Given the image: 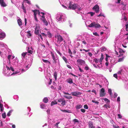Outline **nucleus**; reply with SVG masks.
I'll return each instance as SVG.
<instances>
[{
    "label": "nucleus",
    "mask_w": 128,
    "mask_h": 128,
    "mask_svg": "<svg viewBox=\"0 0 128 128\" xmlns=\"http://www.w3.org/2000/svg\"><path fill=\"white\" fill-rule=\"evenodd\" d=\"M104 58V55L103 54H101V58L100 59V60H99V61L100 62V64H102V61L103 60Z\"/></svg>",
    "instance_id": "nucleus-12"
},
{
    "label": "nucleus",
    "mask_w": 128,
    "mask_h": 128,
    "mask_svg": "<svg viewBox=\"0 0 128 128\" xmlns=\"http://www.w3.org/2000/svg\"><path fill=\"white\" fill-rule=\"evenodd\" d=\"M77 62L81 65H82L85 63V61L81 59H78L77 61Z\"/></svg>",
    "instance_id": "nucleus-8"
},
{
    "label": "nucleus",
    "mask_w": 128,
    "mask_h": 128,
    "mask_svg": "<svg viewBox=\"0 0 128 128\" xmlns=\"http://www.w3.org/2000/svg\"><path fill=\"white\" fill-rule=\"evenodd\" d=\"M56 51L57 52L60 56H62V54L58 50H56Z\"/></svg>",
    "instance_id": "nucleus-50"
},
{
    "label": "nucleus",
    "mask_w": 128,
    "mask_h": 128,
    "mask_svg": "<svg viewBox=\"0 0 128 128\" xmlns=\"http://www.w3.org/2000/svg\"><path fill=\"white\" fill-rule=\"evenodd\" d=\"M81 111L83 113H84L85 112L86 110L84 109H81Z\"/></svg>",
    "instance_id": "nucleus-55"
},
{
    "label": "nucleus",
    "mask_w": 128,
    "mask_h": 128,
    "mask_svg": "<svg viewBox=\"0 0 128 128\" xmlns=\"http://www.w3.org/2000/svg\"><path fill=\"white\" fill-rule=\"evenodd\" d=\"M124 57H123L122 58H119L118 59V62H119L122 61L124 60Z\"/></svg>",
    "instance_id": "nucleus-31"
},
{
    "label": "nucleus",
    "mask_w": 128,
    "mask_h": 128,
    "mask_svg": "<svg viewBox=\"0 0 128 128\" xmlns=\"http://www.w3.org/2000/svg\"><path fill=\"white\" fill-rule=\"evenodd\" d=\"M63 15H60V18H59V19H58V21H60L62 19V17H63Z\"/></svg>",
    "instance_id": "nucleus-46"
},
{
    "label": "nucleus",
    "mask_w": 128,
    "mask_h": 128,
    "mask_svg": "<svg viewBox=\"0 0 128 128\" xmlns=\"http://www.w3.org/2000/svg\"><path fill=\"white\" fill-rule=\"evenodd\" d=\"M18 25L20 26L22 25V20L21 19H18Z\"/></svg>",
    "instance_id": "nucleus-14"
},
{
    "label": "nucleus",
    "mask_w": 128,
    "mask_h": 128,
    "mask_svg": "<svg viewBox=\"0 0 128 128\" xmlns=\"http://www.w3.org/2000/svg\"><path fill=\"white\" fill-rule=\"evenodd\" d=\"M60 110L62 111V112H68V113H70V111L68 110Z\"/></svg>",
    "instance_id": "nucleus-23"
},
{
    "label": "nucleus",
    "mask_w": 128,
    "mask_h": 128,
    "mask_svg": "<svg viewBox=\"0 0 128 128\" xmlns=\"http://www.w3.org/2000/svg\"><path fill=\"white\" fill-rule=\"evenodd\" d=\"M104 107L106 108H110V106L109 104L108 105L106 104H105L104 105Z\"/></svg>",
    "instance_id": "nucleus-29"
},
{
    "label": "nucleus",
    "mask_w": 128,
    "mask_h": 128,
    "mask_svg": "<svg viewBox=\"0 0 128 128\" xmlns=\"http://www.w3.org/2000/svg\"><path fill=\"white\" fill-rule=\"evenodd\" d=\"M40 28L39 27L36 26L35 28L34 31V33L35 34L38 35L39 34Z\"/></svg>",
    "instance_id": "nucleus-9"
},
{
    "label": "nucleus",
    "mask_w": 128,
    "mask_h": 128,
    "mask_svg": "<svg viewBox=\"0 0 128 128\" xmlns=\"http://www.w3.org/2000/svg\"><path fill=\"white\" fill-rule=\"evenodd\" d=\"M13 110H10L7 113V116H9L10 115V114L12 113V112H13Z\"/></svg>",
    "instance_id": "nucleus-28"
},
{
    "label": "nucleus",
    "mask_w": 128,
    "mask_h": 128,
    "mask_svg": "<svg viewBox=\"0 0 128 128\" xmlns=\"http://www.w3.org/2000/svg\"><path fill=\"white\" fill-rule=\"evenodd\" d=\"M0 4L1 6L3 7H5L6 4L4 2V0H0Z\"/></svg>",
    "instance_id": "nucleus-10"
},
{
    "label": "nucleus",
    "mask_w": 128,
    "mask_h": 128,
    "mask_svg": "<svg viewBox=\"0 0 128 128\" xmlns=\"http://www.w3.org/2000/svg\"><path fill=\"white\" fill-rule=\"evenodd\" d=\"M68 53L70 54H72V52L70 50V48H68Z\"/></svg>",
    "instance_id": "nucleus-51"
},
{
    "label": "nucleus",
    "mask_w": 128,
    "mask_h": 128,
    "mask_svg": "<svg viewBox=\"0 0 128 128\" xmlns=\"http://www.w3.org/2000/svg\"><path fill=\"white\" fill-rule=\"evenodd\" d=\"M82 107V106L80 104H78L76 106V110Z\"/></svg>",
    "instance_id": "nucleus-27"
},
{
    "label": "nucleus",
    "mask_w": 128,
    "mask_h": 128,
    "mask_svg": "<svg viewBox=\"0 0 128 128\" xmlns=\"http://www.w3.org/2000/svg\"><path fill=\"white\" fill-rule=\"evenodd\" d=\"M105 91L104 89L102 88L100 91V97H103L106 95Z\"/></svg>",
    "instance_id": "nucleus-3"
},
{
    "label": "nucleus",
    "mask_w": 128,
    "mask_h": 128,
    "mask_svg": "<svg viewBox=\"0 0 128 128\" xmlns=\"http://www.w3.org/2000/svg\"><path fill=\"white\" fill-rule=\"evenodd\" d=\"M89 128H95V127L93 126V124L92 122H91L89 124Z\"/></svg>",
    "instance_id": "nucleus-21"
},
{
    "label": "nucleus",
    "mask_w": 128,
    "mask_h": 128,
    "mask_svg": "<svg viewBox=\"0 0 128 128\" xmlns=\"http://www.w3.org/2000/svg\"><path fill=\"white\" fill-rule=\"evenodd\" d=\"M62 58L65 61L66 63H67L68 62V61L66 58L64 56H63L62 57Z\"/></svg>",
    "instance_id": "nucleus-30"
},
{
    "label": "nucleus",
    "mask_w": 128,
    "mask_h": 128,
    "mask_svg": "<svg viewBox=\"0 0 128 128\" xmlns=\"http://www.w3.org/2000/svg\"><path fill=\"white\" fill-rule=\"evenodd\" d=\"M2 116L3 118H5L6 117V114L5 112L2 113Z\"/></svg>",
    "instance_id": "nucleus-34"
},
{
    "label": "nucleus",
    "mask_w": 128,
    "mask_h": 128,
    "mask_svg": "<svg viewBox=\"0 0 128 128\" xmlns=\"http://www.w3.org/2000/svg\"><path fill=\"white\" fill-rule=\"evenodd\" d=\"M11 56V55H9L8 56V59L10 62V59Z\"/></svg>",
    "instance_id": "nucleus-59"
},
{
    "label": "nucleus",
    "mask_w": 128,
    "mask_h": 128,
    "mask_svg": "<svg viewBox=\"0 0 128 128\" xmlns=\"http://www.w3.org/2000/svg\"><path fill=\"white\" fill-rule=\"evenodd\" d=\"M108 92L110 95L111 96L112 94V90L110 89H108Z\"/></svg>",
    "instance_id": "nucleus-40"
},
{
    "label": "nucleus",
    "mask_w": 128,
    "mask_h": 128,
    "mask_svg": "<svg viewBox=\"0 0 128 128\" xmlns=\"http://www.w3.org/2000/svg\"><path fill=\"white\" fill-rule=\"evenodd\" d=\"M51 54L52 58L53 60V63L56 64L57 63V60H58V58L57 57H55L54 53L51 52Z\"/></svg>",
    "instance_id": "nucleus-4"
},
{
    "label": "nucleus",
    "mask_w": 128,
    "mask_h": 128,
    "mask_svg": "<svg viewBox=\"0 0 128 128\" xmlns=\"http://www.w3.org/2000/svg\"><path fill=\"white\" fill-rule=\"evenodd\" d=\"M88 26L90 27H94L96 28H98L101 27L100 24L98 23H96L95 22L92 23L90 24Z\"/></svg>",
    "instance_id": "nucleus-1"
},
{
    "label": "nucleus",
    "mask_w": 128,
    "mask_h": 128,
    "mask_svg": "<svg viewBox=\"0 0 128 128\" xmlns=\"http://www.w3.org/2000/svg\"><path fill=\"white\" fill-rule=\"evenodd\" d=\"M42 60L44 62H45V63H48L49 64H51L50 62L49 61H48V60H44V59H42Z\"/></svg>",
    "instance_id": "nucleus-26"
},
{
    "label": "nucleus",
    "mask_w": 128,
    "mask_h": 128,
    "mask_svg": "<svg viewBox=\"0 0 128 128\" xmlns=\"http://www.w3.org/2000/svg\"><path fill=\"white\" fill-rule=\"evenodd\" d=\"M104 15L103 14H99L98 15V16H97L99 17L100 16H104Z\"/></svg>",
    "instance_id": "nucleus-64"
},
{
    "label": "nucleus",
    "mask_w": 128,
    "mask_h": 128,
    "mask_svg": "<svg viewBox=\"0 0 128 128\" xmlns=\"http://www.w3.org/2000/svg\"><path fill=\"white\" fill-rule=\"evenodd\" d=\"M27 33L28 34H27L28 36H31L32 35L30 33V31H28L27 32Z\"/></svg>",
    "instance_id": "nucleus-36"
},
{
    "label": "nucleus",
    "mask_w": 128,
    "mask_h": 128,
    "mask_svg": "<svg viewBox=\"0 0 128 128\" xmlns=\"http://www.w3.org/2000/svg\"><path fill=\"white\" fill-rule=\"evenodd\" d=\"M54 77L55 80H56L57 78V74L56 72H54Z\"/></svg>",
    "instance_id": "nucleus-19"
},
{
    "label": "nucleus",
    "mask_w": 128,
    "mask_h": 128,
    "mask_svg": "<svg viewBox=\"0 0 128 128\" xmlns=\"http://www.w3.org/2000/svg\"><path fill=\"white\" fill-rule=\"evenodd\" d=\"M93 60V61H94L96 63H98V62L99 61V59L96 58H95Z\"/></svg>",
    "instance_id": "nucleus-25"
},
{
    "label": "nucleus",
    "mask_w": 128,
    "mask_h": 128,
    "mask_svg": "<svg viewBox=\"0 0 128 128\" xmlns=\"http://www.w3.org/2000/svg\"><path fill=\"white\" fill-rule=\"evenodd\" d=\"M21 8L22 9H23V10L24 12L25 13H26V8L24 6L23 3L22 4V6L21 7Z\"/></svg>",
    "instance_id": "nucleus-15"
},
{
    "label": "nucleus",
    "mask_w": 128,
    "mask_h": 128,
    "mask_svg": "<svg viewBox=\"0 0 128 128\" xmlns=\"http://www.w3.org/2000/svg\"><path fill=\"white\" fill-rule=\"evenodd\" d=\"M67 82L70 84L73 83L72 80L71 78H70L67 80Z\"/></svg>",
    "instance_id": "nucleus-16"
},
{
    "label": "nucleus",
    "mask_w": 128,
    "mask_h": 128,
    "mask_svg": "<svg viewBox=\"0 0 128 128\" xmlns=\"http://www.w3.org/2000/svg\"><path fill=\"white\" fill-rule=\"evenodd\" d=\"M92 102L94 103H95L96 104H98L99 103V102H98L97 100H92Z\"/></svg>",
    "instance_id": "nucleus-39"
},
{
    "label": "nucleus",
    "mask_w": 128,
    "mask_h": 128,
    "mask_svg": "<svg viewBox=\"0 0 128 128\" xmlns=\"http://www.w3.org/2000/svg\"><path fill=\"white\" fill-rule=\"evenodd\" d=\"M84 108L86 109H88V107L87 104L84 105Z\"/></svg>",
    "instance_id": "nucleus-48"
},
{
    "label": "nucleus",
    "mask_w": 128,
    "mask_h": 128,
    "mask_svg": "<svg viewBox=\"0 0 128 128\" xmlns=\"http://www.w3.org/2000/svg\"><path fill=\"white\" fill-rule=\"evenodd\" d=\"M42 20L44 24L46 26L48 25V23L45 19H42Z\"/></svg>",
    "instance_id": "nucleus-11"
},
{
    "label": "nucleus",
    "mask_w": 128,
    "mask_h": 128,
    "mask_svg": "<svg viewBox=\"0 0 128 128\" xmlns=\"http://www.w3.org/2000/svg\"><path fill=\"white\" fill-rule=\"evenodd\" d=\"M47 35H48V36L49 38H52V34H51L49 32H47Z\"/></svg>",
    "instance_id": "nucleus-18"
},
{
    "label": "nucleus",
    "mask_w": 128,
    "mask_h": 128,
    "mask_svg": "<svg viewBox=\"0 0 128 128\" xmlns=\"http://www.w3.org/2000/svg\"><path fill=\"white\" fill-rule=\"evenodd\" d=\"M5 34L4 33L2 32L0 33V38H5Z\"/></svg>",
    "instance_id": "nucleus-13"
},
{
    "label": "nucleus",
    "mask_w": 128,
    "mask_h": 128,
    "mask_svg": "<svg viewBox=\"0 0 128 128\" xmlns=\"http://www.w3.org/2000/svg\"><path fill=\"white\" fill-rule=\"evenodd\" d=\"M64 98L66 99H70L72 98V96H67L66 95H64L63 96Z\"/></svg>",
    "instance_id": "nucleus-17"
},
{
    "label": "nucleus",
    "mask_w": 128,
    "mask_h": 128,
    "mask_svg": "<svg viewBox=\"0 0 128 128\" xmlns=\"http://www.w3.org/2000/svg\"><path fill=\"white\" fill-rule=\"evenodd\" d=\"M66 66L69 68L71 69H72V68L70 65L68 64H67L66 65Z\"/></svg>",
    "instance_id": "nucleus-49"
},
{
    "label": "nucleus",
    "mask_w": 128,
    "mask_h": 128,
    "mask_svg": "<svg viewBox=\"0 0 128 128\" xmlns=\"http://www.w3.org/2000/svg\"><path fill=\"white\" fill-rule=\"evenodd\" d=\"M103 99L107 103L110 102V100L106 98H104Z\"/></svg>",
    "instance_id": "nucleus-35"
},
{
    "label": "nucleus",
    "mask_w": 128,
    "mask_h": 128,
    "mask_svg": "<svg viewBox=\"0 0 128 128\" xmlns=\"http://www.w3.org/2000/svg\"><path fill=\"white\" fill-rule=\"evenodd\" d=\"M118 96L117 94L116 93H115L114 94V98H116Z\"/></svg>",
    "instance_id": "nucleus-61"
},
{
    "label": "nucleus",
    "mask_w": 128,
    "mask_h": 128,
    "mask_svg": "<svg viewBox=\"0 0 128 128\" xmlns=\"http://www.w3.org/2000/svg\"><path fill=\"white\" fill-rule=\"evenodd\" d=\"M118 118H122V116H121V115L120 114H118Z\"/></svg>",
    "instance_id": "nucleus-63"
},
{
    "label": "nucleus",
    "mask_w": 128,
    "mask_h": 128,
    "mask_svg": "<svg viewBox=\"0 0 128 128\" xmlns=\"http://www.w3.org/2000/svg\"><path fill=\"white\" fill-rule=\"evenodd\" d=\"M119 52L120 54L122 53V52H124L125 51H124L121 48H120L119 49Z\"/></svg>",
    "instance_id": "nucleus-33"
},
{
    "label": "nucleus",
    "mask_w": 128,
    "mask_h": 128,
    "mask_svg": "<svg viewBox=\"0 0 128 128\" xmlns=\"http://www.w3.org/2000/svg\"><path fill=\"white\" fill-rule=\"evenodd\" d=\"M92 9L94 10L96 13H98L99 12V7L98 6L97 4L95 5L93 8Z\"/></svg>",
    "instance_id": "nucleus-6"
},
{
    "label": "nucleus",
    "mask_w": 128,
    "mask_h": 128,
    "mask_svg": "<svg viewBox=\"0 0 128 128\" xmlns=\"http://www.w3.org/2000/svg\"><path fill=\"white\" fill-rule=\"evenodd\" d=\"M55 37L57 39V42L59 43L63 40L62 36L60 34H58L56 36L55 35Z\"/></svg>",
    "instance_id": "nucleus-2"
},
{
    "label": "nucleus",
    "mask_w": 128,
    "mask_h": 128,
    "mask_svg": "<svg viewBox=\"0 0 128 128\" xmlns=\"http://www.w3.org/2000/svg\"><path fill=\"white\" fill-rule=\"evenodd\" d=\"M93 34L95 36H99V34H98L96 32H94L93 33Z\"/></svg>",
    "instance_id": "nucleus-44"
},
{
    "label": "nucleus",
    "mask_w": 128,
    "mask_h": 128,
    "mask_svg": "<svg viewBox=\"0 0 128 128\" xmlns=\"http://www.w3.org/2000/svg\"><path fill=\"white\" fill-rule=\"evenodd\" d=\"M114 76L116 78V79L118 78V76L117 74H114Z\"/></svg>",
    "instance_id": "nucleus-52"
},
{
    "label": "nucleus",
    "mask_w": 128,
    "mask_h": 128,
    "mask_svg": "<svg viewBox=\"0 0 128 128\" xmlns=\"http://www.w3.org/2000/svg\"><path fill=\"white\" fill-rule=\"evenodd\" d=\"M66 103V102L65 100H64L62 102L61 104L62 106H64L65 104Z\"/></svg>",
    "instance_id": "nucleus-38"
},
{
    "label": "nucleus",
    "mask_w": 128,
    "mask_h": 128,
    "mask_svg": "<svg viewBox=\"0 0 128 128\" xmlns=\"http://www.w3.org/2000/svg\"><path fill=\"white\" fill-rule=\"evenodd\" d=\"M71 93L72 95L76 96H78V95H80L81 94L80 92H72Z\"/></svg>",
    "instance_id": "nucleus-7"
},
{
    "label": "nucleus",
    "mask_w": 128,
    "mask_h": 128,
    "mask_svg": "<svg viewBox=\"0 0 128 128\" xmlns=\"http://www.w3.org/2000/svg\"><path fill=\"white\" fill-rule=\"evenodd\" d=\"M73 121L75 122H78V120L76 119H74L73 120Z\"/></svg>",
    "instance_id": "nucleus-53"
},
{
    "label": "nucleus",
    "mask_w": 128,
    "mask_h": 128,
    "mask_svg": "<svg viewBox=\"0 0 128 128\" xmlns=\"http://www.w3.org/2000/svg\"><path fill=\"white\" fill-rule=\"evenodd\" d=\"M38 36L42 40H43V38H42V36L41 34H38Z\"/></svg>",
    "instance_id": "nucleus-57"
},
{
    "label": "nucleus",
    "mask_w": 128,
    "mask_h": 128,
    "mask_svg": "<svg viewBox=\"0 0 128 128\" xmlns=\"http://www.w3.org/2000/svg\"><path fill=\"white\" fill-rule=\"evenodd\" d=\"M64 100V98H60L58 100V102H62Z\"/></svg>",
    "instance_id": "nucleus-45"
},
{
    "label": "nucleus",
    "mask_w": 128,
    "mask_h": 128,
    "mask_svg": "<svg viewBox=\"0 0 128 128\" xmlns=\"http://www.w3.org/2000/svg\"><path fill=\"white\" fill-rule=\"evenodd\" d=\"M19 73L18 72H13L11 74L12 75L13 74H18Z\"/></svg>",
    "instance_id": "nucleus-58"
},
{
    "label": "nucleus",
    "mask_w": 128,
    "mask_h": 128,
    "mask_svg": "<svg viewBox=\"0 0 128 128\" xmlns=\"http://www.w3.org/2000/svg\"><path fill=\"white\" fill-rule=\"evenodd\" d=\"M45 107V105L42 104L40 105V107L42 108H44Z\"/></svg>",
    "instance_id": "nucleus-42"
},
{
    "label": "nucleus",
    "mask_w": 128,
    "mask_h": 128,
    "mask_svg": "<svg viewBox=\"0 0 128 128\" xmlns=\"http://www.w3.org/2000/svg\"><path fill=\"white\" fill-rule=\"evenodd\" d=\"M60 122H57L56 124L54 125L56 126L57 128L58 127V124L60 123Z\"/></svg>",
    "instance_id": "nucleus-56"
},
{
    "label": "nucleus",
    "mask_w": 128,
    "mask_h": 128,
    "mask_svg": "<svg viewBox=\"0 0 128 128\" xmlns=\"http://www.w3.org/2000/svg\"><path fill=\"white\" fill-rule=\"evenodd\" d=\"M63 93L64 94H67L68 95H71L70 94H69L68 92H66L64 91L63 92Z\"/></svg>",
    "instance_id": "nucleus-47"
},
{
    "label": "nucleus",
    "mask_w": 128,
    "mask_h": 128,
    "mask_svg": "<svg viewBox=\"0 0 128 128\" xmlns=\"http://www.w3.org/2000/svg\"><path fill=\"white\" fill-rule=\"evenodd\" d=\"M78 5L77 4H70L68 6V8L70 9L75 10L78 7Z\"/></svg>",
    "instance_id": "nucleus-5"
},
{
    "label": "nucleus",
    "mask_w": 128,
    "mask_h": 128,
    "mask_svg": "<svg viewBox=\"0 0 128 128\" xmlns=\"http://www.w3.org/2000/svg\"><path fill=\"white\" fill-rule=\"evenodd\" d=\"M92 92L94 93L96 95V91L95 90L93 89L92 90Z\"/></svg>",
    "instance_id": "nucleus-60"
},
{
    "label": "nucleus",
    "mask_w": 128,
    "mask_h": 128,
    "mask_svg": "<svg viewBox=\"0 0 128 128\" xmlns=\"http://www.w3.org/2000/svg\"><path fill=\"white\" fill-rule=\"evenodd\" d=\"M90 14L91 16H92L95 13L92 12H90L89 13Z\"/></svg>",
    "instance_id": "nucleus-54"
},
{
    "label": "nucleus",
    "mask_w": 128,
    "mask_h": 128,
    "mask_svg": "<svg viewBox=\"0 0 128 128\" xmlns=\"http://www.w3.org/2000/svg\"><path fill=\"white\" fill-rule=\"evenodd\" d=\"M85 69L86 70H88L89 69V67L88 66H86L85 67Z\"/></svg>",
    "instance_id": "nucleus-62"
},
{
    "label": "nucleus",
    "mask_w": 128,
    "mask_h": 128,
    "mask_svg": "<svg viewBox=\"0 0 128 128\" xmlns=\"http://www.w3.org/2000/svg\"><path fill=\"white\" fill-rule=\"evenodd\" d=\"M57 104V103L56 101H52L51 104L50 105L51 106H52L55 104Z\"/></svg>",
    "instance_id": "nucleus-24"
},
{
    "label": "nucleus",
    "mask_w": 128,
    "mask_h": 128,
    "mask_svg": "<svg viewBox=\"0 0 128 128\" xmlns=\"http://www.w3.org/2000/svg\"><path fill=\"white\" fill-rule=\"evenodd\" d=\"M112 124V126L113 128H120L119 126H118L117 124Z\"/></svg>",
    "instance_id": "nucleus-22"
},
{
    "label": "nucleus",
    "mask_w": 128,
    "mask_h": 128,
    "mask_svg": "<svg viewBox=\"0 0 128 128\" xmlns=\"http://www.w3.org/2000/svg\"><path fill=\"white\" fill-rule=\"evenodd\" d=\"M48 100L47 98H45L43 100V101L45 103H46L48 102Z\"/></svg>",
    "instance_id": "nucleus-20"
},
{
    "label": "nucleus",
    "mask_w": 128,
    "mask_h": 128,
    "mask_svg": "<svg viewBox=\"0 0 128 128\" xmlns=\"http://www.w3.org/2000/svg\"><path fill=\"white\" fill-rule=\"evenodd\" d=\"M27 52H23L22 54V55L23 56L24 58L26 55L27 54Z\"/></svg>",
    "instance_id": "nucleus-32"
},
{
    "label": "nucleus",
    "mask_w": 128,
    "mask_h": 128,
    "mask_svg": "<svg viewBox=\"0 0 128 128\" xmlns=\"http://www.w3.org/2000/svg\"><path fill=\"white\" fill-rule=\"evenodd\" d=\"M28 53L31 54H32L33 53V51L30 50H28Z\"/></svg>",
    "instance_id": "nucleus-41"
},
{
    "label": "nucleus",
    "mask_w": 128,
    "mask_h": 128,
    "mask_svg": "<svg viewBox=\"0 0 128 128\" xmlns=\"http://www.w3.org/2000/svg\"><path fill=\"white\" fill-rule=\"evenodd\" d=\"M32 11L34 13V16H35V15H36V14H37V12L36 10H32Z\"/></svg>",
    "instance_id": "nucleus-37"
},
{
    "label": "nucleus",
    "mask_w": 128,
    "mask_h": 128,
    "mask_svg": "<svg viewBox=\"0 0 128 128\" xmlns=\"http://www.w3.org/2000/svg\"><path fill=\"white\" fill-rule=\"evenodd\" d=\"M106 48H102L101 50V52H103L104 51H105L106 50Z\"/></svg>",
    "instance_id": "nucleus-43"
}]
</instances>
